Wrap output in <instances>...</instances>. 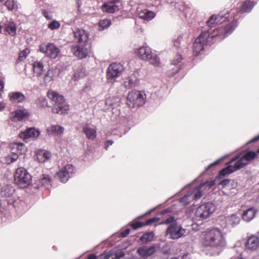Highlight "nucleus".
<instances>
[{"label":"nucleus","mask_w":259,"mask_h":259,"mask_svg":"<svg viewBox=\"0 0 259 259\" xmlns=\"http://www.w3.org/2000/svg\"><path fill=\"white\" fill-rule=\"evenodd\" d=\"M87 259H97V256L93 254H91L88 255Z\"/></svg>","instance_id":"obj_64"},{"label":"nucleus","mask_w":259,"mask_h":259,"mask_svg":"<svg viewBox=\"0 0 259 259\" xmlns=\"http://www.w3.org/2000/svg\"><path fill=\"white\" fill-rule=\"evenodd\" d=\"M201 185L196 188L194 190V195L193 196V199L197 200L199 199L202 195V191L201 190Z\"/></svg>","instance_id":"obj_41"},{"label":"nucleus","mask_w":259,"mask_h":259,"mask_svg":"<svg viewBox=\"0 0 259 259\" xmlns=\"http://www.w3.org/2000/svg\"><path fill=\"white\" fill-rule=\"evenodd\" d=\"M15 192V189L11 185H4L2 186L1 194L2 197H9L12 196Z\"/></svg>","instance_id":"obj_28"},{"label":"nucleus","mask_w":259,"mask_h":259,"mask_svg":"<svg viewBox=\"0 0 259 259\" xmlns=\"http://www.w3.org/2000/svg\"><path fill=\"white\" fill-rule=\"evenodd\" d=\"M111 24V21L109 19H103L99 22V26L100 27V30H103L104 29L107 28L110 26Z\"/></svg>","instance_id":"obj_37"},{"label":"nucleus","mask_w":259,"mask_h":259,"mask_svg":"<svg viewBox=\"0 0 259 259\" xmlns=\"http://www.w3.org/2000/svg\"><path fill=\"white\" fill-rule=\"evenodd\" d=\"M34 71L38 74L40 75L42 74L44 71V65L40 61H35L33 64Z\"/></svg>","instance_id":"obj_35"},{"label":"nucleus","mask_w":259,"mask_h":259,"mask_svg":"<svg viewBox=\"0 0 259 259\" xmlns=\"http://www.w3.org/2000/svg\"><path fill=\"white\" fill-rule=\"evenodd\" d=\"M39 51L52 59L57 58L60 53L59 49L52 43H48L46 45L45 44L40 45L39 46Z\"/></svg>","instance_id":"obj_10"},{"label":"nucleus","mask_w":259,"mask_h":259,"mask_svg":"<svg viewBox=\"0 0 259 259\" xmlns=\"http://www.w3.org/2000/svg\"><path fill=\"white\" fill-rule=\"evenodd\" d=\"M222 160V158L221 159H218L217 160H216L215 162H214L213 163H211V164H210L209 166H208L206 168V170H207L209 168H210L211 167L213 166H214L218 164H219L220 163V162Z\"/></svg>","instance_id":"obj_57"},{"label":"nucleus","mask_w":259,"mask_h":259,"mask_svg":"<svg viewBox=\"0 0 259 259\" xmlns=\"http://www.w3.org/2000/svg\"><path fill=\"white\" fill-rule=\"evenodd\" d=\"M6 31L11 35L14 36L16 34L17 26L14 22H7L5 24Z\"/></svg>","instance_id":"obj_31"},{"label":"nucleus","mask_w":259,"mask_h":259,"mask_svg":"<svg viewBox=\"0 0 259 259\" xmlns=\"http://www.w3.org/2000/svg\"><path fill=\"white\" fill-rule=\"evenodd\" d=\"M5 106L6 103L4 102H0V111H2L5 109Z\"/></svg>","instance_id":"obj_61"},{"label":"nucleus","mask_w":259,"mask_h":259,"mask_svg":"<svg viewBox=\"0 0 259 259\" xmlns=\"http://www.w3.org/2000/svg\"><path fill=\"white\" fill-rule=\"evenodd\" d=\"M157 220L156 218H153L148 219V220L146 221V222L145 224V225H150L152 223H154L155 221V220Z\"/></svg>","instance_id":"obj_58"},{"label":"nucleus","mask_w":259,"mask_h":259,"mask_svg":"<svg viewBox=\"0 0 259 259\" xmlns=\"http://www.w3.org/2000/svg\"><path fill=\"white\" fill-rule=\"evenodd\" d=\"M182 42H184L183 37L182 36H179L175 40L174 45V46L177 48H181V45H182Z\"/></svg>","instance_id":"obj_47"},{"label":"nucleus","mask_w":259,"mask_h":259,"mask_svg":"<svg viewBox=\"0 0 259 259\" xmlns=\"http://www.w3.org/2000/svg\"><path fill=\"white\" fill-rule=\"evenodd\" d=\"M28 53H29V50L28 49H25V50H23V51L21 52L19 54V58L20 60L22 61L24 59L26 58L28 55Z\"/></svg>","instance_id":"obj_48"},{"label":"nucleus","mask_w":259,"mask_h":259,"mask_svg":"<svg viewBox=\"0 0 259 259\" xmlns=\"http://www.w3.org/2000/svg\"><path fill=\"white\" fill-rule=\"evenodd\" d=\"M43 15L48 20H51L53 18L52 14L46 10L44 11Z\"/></svg>","instance_id":"obj_53"},{"label":"nucleus","mask_w":259,"mask_h":259,"mask_svg":"<svg viewBox=\"0 0 259 259\" xmlns=\"http://www.w3.org/2000/svg\"><path fill=\"white\" fill-rule=\"evenodd\" d=\"M112 255V253L108 251H105L101 255V259H108Z\"/></svg>","instance_id":"obj_51"},{"label":"nucleus","mask_w":259,"mask_h":259,"mask_svg":"<svg viewBox=\"0 0 259 259\" xmlns=\"http://www.w3.org/2000/svg\"><path fill=\"white\" fill-rule=\"evenodd\" d=\"M5 82L4 81L0 79V90L3 91L4 88Z\"/></svg>","instance_id":"obj_62"},{"label":"nucleus","mask_w":259,"mask_h":259,"mask_svg":"<svg viewBox=\"0 0 259 259\" xmlns=\"http://www.w3.org/2000/svg\"><path fill=\"white\" fill-rule=\"evenodd\" d=\"M51 155V153L50 151L40 150L37 154V158L39 162L43 163L50 159Z\"/></svg>","instance_id":"obj_30"},{"label":"nucleus","mask_w":259,"mask_h":259,"mask_svg":"<svg viewBox=\"0 0 259 259\" xmlns=\"http://www.w3.org/2000/svg\"><path fill=\"white\" fill-rule=\"evenodd\" d=\"M48 97L50 100L54 102L52 108L53 113L62 114L65 113L68 110V106L65 103L63 96L59 94L57 92L49 90L48 92Z\"/></svg>","instance_id":"obj_3"},{"label":"nucleus","mask_w":259,"mask_h":259,"mask_svg":"<svg viewBox=\"0 0 259 259\" xmlns=\"http://www.w3.org/2000/svg\"><path fill=\"white\" fill-rule=\"evenodd\" d=\"M28 114V112L25 110H17L11 113L10 118L13 121H20L27 117Z\"/></svg>","instance_id":"obj_22"},{"label":"nucleus","mask_w":259,"mask_h":259,"mask_svg":"<svg viewBox=\"0 0 259 259\" xmlns=\"http://www.w3.org/2000/svg\"><path fill=\"white\" fill-rule=\"evenodd\" d=\"M257 210L253 207H250L245 210L242 214V220L245 222H249L251 221L255 216Z\"/></svg>","instance_id":"obj_24"},{"label":"nucleus","mask_w":259,"mask_h":259,"mask_svg":"<svg viewBox=\"0 0 259 259\" xmlns=\"http://www.w3.org/2000/svg\"><path fill=\"white\" fill-rule=\"evenodd\" d=\"M60 26V23L56 20H53L48 24V27L51 30L58 29Z\"/></svg>","instance_id":"obj_44"},{"label":"nucleus","mask_w":259,"mask_h":259,"mask_svg":"<svg viewBox=\"0 0 259 259\" xmlns=\"http://www.w3.org/2000/svg\"><path fill=\"white\" fill-rule=\"evenodd\" d=\"M89 36V33L83 29H77L74 31V41L78 44H87Z\"/></svg>","instance_id":"obj_15"},{"label":"nucleus","mask_w":259,"mask_h":259,"mask_svg":"<svg viewBox=\"0 0 259 259\" xmlns=\"http://www.w3.org/2000/svg\"><path fill=\"white\" fill-rule=\"evenodd\" d=\"M82 131L89 140H93L96 137V129L93 125L89 124H85L82 128Z\"/></svg>","instance_id":"obj_19"},{"label":"nucleus","mask_w":259,"mask_h":259,"mask_svg":"<svg viewBox=\"0 0 259 259\" xmlns=\"http://www.w3.org/2000/svg\"><path fill=\"white\" fill-rule=\"evenodd\" d=\"M113 143V140H108L105 144L106 149L107 150L109 145H112Z\"/></svg>","instance_id":"obj_60"},{"label":"nucleus","mask_w":259,"mask_h":259,"mask_svg":"<svg viewBox=\"0 0 259 259\" xmlns=\"http://www.w3.org/2000/svg\"><path fill=\"white\" fill-rule=\"evenodd\" d=\"M188 195H185L183 197H182L180 199L181 202L184 203L185 205H187L189 204V202L187 200Z\"/></svg>","instance_id":"obj_56"},{"label":"nucleus","mask_w":259,"mask_h":259,"mask_svg":"<svg viewBox=\"0 0 259 259\" xmlns=\"http://www.w3.org/2000/svg\"><path fill=\"white\" fill-rule=\"evenodd\" d=\"M230 180L228 179H225L221 181L220 183V184L222 185L223 187H227L228 185V184L230 182Z\"/></svg>","instance_id":"obj_59"},{"label":"nucleus","mask_w":259,"mask_h":259,"mask_svg":"<svg viewBox=\"0 0 259 259\" xmlns=\"http://www.w3.org/2000/svg\"><path fill=\"white\" fill-rule=\"evenodd\" d=\"M182 59V56L180 54H178L176 56V58L171 61V64L173 65L178 64Z\"/></svg>","instance_id":"obj_49"},{"label":"nucleus","mask_w":259,"mask_h":259,"mask_svg":"<svg viewBox=\"0 0 259 259\" xmlns=\"http://www.w3.org/2000/svg\"><path fill=\"white\" fill-rule=\"evenodd\" d=\"M146 95L143 92L132 91L126 98V104L130 108L140 106L145 103Z\"/></svg>","instance_id":"obj_6"},{"label":"nucleus","mask_w":259,"mask_h":259,"mask_svg":"<svg viewBox=\"0 0 259 259\" xmlns=\"http://www.w3.org/2000/svg\"><path fill=\"white\" fill-rule=\"evenodd\" d=\"M246 246L248 249L255 250L259 247V238L256 236H251L247 240Z\"/></svg>","instance_id":"obj_26"},{"label":"nucleus","mask_w":259,"mask_h":259,"mask_svg":"<svg viewBox=\"0 0 259 259\" xmlns=\"http://www.w3.org/2000/svg\"><path fill=\"white\" fill-rule=\"evenodd\" d=\"M186 233V230L177 222H174L167 227L166 235L169 238L175 240L182 237Z\"/></svg>","instance_id":"obj_8"},{"label":"nucleus","mask_w":259,"mask_h":259,"mask_svg":"<svg viewBox=\"0 0 259 259\" xmlns=\"http://www.w3.org/2000/svg\"><path fill=\"white\" fill-rule=\"evenodd\" d=\"M130 230L129 229H126L120 233V236L122 237H125L129 234Z\"/></svg>","instance_id":"obj_55"},{"label":"nucleus","mask_w":259,"mask_h":259,"mask_svg":"<svg viewBox=\"0 0 259 259\" xmlns=\"http://www.w3.org/2000/svg\"><path fill=\"white\" fill-rule=\"evenodd\" d=\"M258 140H259V135L254 137L252 139H251L250 141H249L248 142V143L257 141Z\"/></svg>","instance_id":"obj_63"},{"label":"nucleus","mask_w":259,"mask_h":259,"mask_svg":"<svg viewBox=\"0 0 259 259\" xmlns=\"http://www.w3.org/2000/svg\"><path fill=\"white\" fill-rule=\"evenodd\" d=\"M255 4L253 2L246 1L242 5L240 12L241 13L249 12Z\"/></svg>","instance_id":"obj_32"},{"label":"nucleus","mask_w":259,"mask_h":259,"mask_svg":"<svg viewBox=\"0 0 259 259\" xmlns=\"http://www.w3.org/2000/svg\"><path fill=\"white\" fill-rule=\"evenodd\" d=\"M120 103V98L116 96L109 97L105 101L106 105L112 109L119 106Z\"/></svg>","instance_id":"obj_29"},{"label":"nucleus","mask_w":259,"mask_h":259,"mask_svg":"<svg viewBox=\"0 0 259 259\" xmlns=\"http://www.w3.org/2000/svg\"><path fill=\"white\" fill-rule=\"evenodd\" d=\"M74 167L72 165L67 164L57 172V176L62 182L66 183L70 175L74 172Z\"/></svg>","instance_id":"obj_12"},{"label":"nucleus","mask_w":259,"mask_h":259,"mask_svg":"<svg viewBox=\"0 0 259 259\" xmlns=\"http://www.w3.org/2000/svg\"><path fill=\"white\" fill-rule=\"evenodd\" d=\"M215 210V206L212 202L203 203L195 211L196 218L204 220L209 217Z\"/></svg>","instance_id":"obj_7"},{"label":"nucleus","mask_w":259,"mask_h":259,"mask_svg":"<svg viewBox=\"0 0 259 259\" xmlns=\"http://www.w3.org/2000/svg\"><path fill=\"white\" fill-rule=\"evenodd\" d=\"M91 90V86L90 84H87L84 85L83 89L81 90V93H88Z\"/></svg>","instance_id":"obj_54"},{"label":"nucleus","mask_w":259,"mask_h":259,"mask_svg":"<svg viewBox=\"0 0 259 259\" xmlns=\"http://www.w3.org/2000/svg\"><path fill=\"white\" fill-rule=\"evenodd\" d=\"M123 70L122 65L120 63H112L109 65L107 71V79L108 82H112L119 76Z\"/></svg>","instance_id":"obj_9"},{"label":"nucleus","mask_w":259,"mask_h":259,"mask_svg":"<svg viewBox=\"0 0 259 259\" xmlns=\"http://www.w3.org/2000/svg\"><path fill=\"white\" fill-rule=\"evenodd\" d=\"M8 97L11 102L14 103H23L26 100L25 95L20 92H13L9 93Z\"/></svg>","instance_id":"obj_17"},{"label":"nucleus","mask_w":259,"mask_h":259,"mask_svg":"<svg viewBox=\"0 0 259 259\" xmlns=\"http://www.w3.org/2000/svg\"><path fill=\"white\" fill-rule=\"evenodd\" d=\"M155 248L154 246H144L140 247L137 250V253L142 257H148L153 255L155 252Z\"/></svg>","instance_id":"obj_18"},{"label":"nucleus","mask_w":259,"mask_h":259,"mask_svg":"<svg viewBox=\"0 0 259 259\" xmlns=\"http://www.w3.org/2000/svg\"><path fill=\"white\" fill-rule=\"evenodd\" d=\"M235 171L232 168V166L230 165V164L227 166L226 168H223L220 172V175L221 176H225L226 175L231 174L232 172Z\"/></svg>","instance_id":"obj_40"},{"label":"nucleus","mask_w":259,"mask_h":259,"mask_svg":"<svg viewBox=\"0 0 259 259\" xmlns=\"http://www.w3.org/2000/svg\"><path fill=\"white\" fill-rule=\"evenodd\" d=\"M138 55L142 60L148 61L150 64L157 66L160 64L159 58L154 53H152L148 47H142L138 50Z\"/></svg>","instance_id":"obj_5"},{"label":"nucleus","mask_w":259,"mask_h":259,"mask_svg":"<svg viewBox=\"0 0 259 259\" xmlns=\"http://www.w3.org/2000/svg\"><path fill=\"white\" fill-rule=\"evenodd\" d=\"M37 104L40 106V107H48V101L44 97H40L38 100H37Z\"/></svg>","instance_id":"obj_43"},{"label":"nucleus","mask_w":259,"mask_h":259,"mask_svg":"<svg viewBox=\"0 0 259 259\" xmlns=\"http://www.w3.org/2000/svg\"><path fill=\"white\" fill-rule=\"evenodd\" d=\"M102 11L104 12L113 13L119 10L118 6L112 1L104 3L102 6Z\"/></svg>","instance_id":"obj_27"},{"label":"nucleus","mask_w":259,"mask_h":259,"mask_svg":"<svg viewBox=\"0 0 259 259\" xmlns=\"http://www.w3.org/2000/svg\"><path fill=\"white\" fill-rule=\"evenodd\" d=\"M139 17L145 21H150L155 17V13L148 9H144L139 12Z\"/></svg>","instance_id":"obj_25"},{"label":"nucleus","mask_w":259,"mask_h":259,"mask_svg":"<svg viewBox=\"0 0 259 259\" xmlns=\"http://www.w3.org/2000/svg\"><path fill=\"white\" fill-rule=\"evenodd\" d=\"M13 148L16 149L18 152L21 153L24 148H25V145L23 143H14L13 145Z\"/></svg>","instance_id":"obj_46"},{"label":"nucleus","mask_w":259,"mask_h":259,"mask_svg":"<svg viewBox=\"0 0 259 259\" xmlns=\"http://www.w3.org/2000/svg\"><path fill=\"white\" fill-rule=\"evenodd\" d=\"M5 5L10 11H13L15 8H18L17 2L15 0H7L5 3Z\"/></svg>","instance_id":"obj_39"},{"label":"nucleus","mask_w":259,"mask_h":259,"mask_svg":"<svg viewBox=\"0 0 259 259\" xmlns=\"http://www.w3.org/2000/svg\"><path fill=\"white\" fill-rule=\"evenodd\" d=\"M145 224L142 222H137L132 224V227L134 230H136L139 228L142 227Z\"/></svg>","instance_id":"obj_52"},{"label":"nucleus","mask_w":259,"mask_h":259,"mask_svg":"<svg viewBox=\"0 0 259 259\" xmlns=\"http://www.w3.org/2000/svg\"><path fill=\"white\" fill-rule=\"evenodd\" d=\"M40 131L34 127L27 128L19 134V138L26 142L36 139L40 135Z\"/></svg>","instance_id":"obj_11"},{"label":"nucleus","mask_w":259,"mask_h":259,"mask_svg":"<svg viewBox=\"0 0 259 259\" xmlns=\"http://www.w3.org/2000/svg\"><path fill=\"white\" fill-rule=\"evenodd\" d=\"M203 244L220 249L226 245V242L221 230L214 228L204 232Z\"/></svg>","instance_id":"obj_2"},{"label":"nucleus","mask_w":259,"mask_h":259,"mask_svg":"<svg viewBox=\"0 0 259 259\" xmlns=\"http://www.w3.org/2000/svg\"><path fill=\"white\" fill-rule=\"evenodd\" d=\"M64 131V129L62 126L58 124H54L48 127L47 133L49 135L58 136L62 135Z\"/></svg>","instance_id":"obj_23"},{"label":"nucleus","mask_w":259,"mask_h":259,"mask_svg":"<svg viewBox=\"0 0 259 259\" xmlns=\"http://www.w3.org/2000/svg\"><path fill=\"white\" fill-rule=\"evenodd\" d=\"M123 85L126 88H131L134 86V81L131 77H128L125 79Z\"/></svg>","instance_id":"obj_45"},{"label":"nucleus","mask_w":259,"mask_h":259,"mask_svg":"<svg viewBox=\"0 0 259 259\" xmlns=\"http://www.w3.org/2000/svg\"><path fill=\"white\" fill-rule=\"evenodd\" d=\"M229 17L228 14H224L222 13L217 15H213L207 21V24L208 26H211L214 24L220 23L224 21Z\"/></svg>","instance_id":"obj_16"},{"label":"nucleus","mask_w":259,"mask_h":259,"mask_svg":"<svg viewBox=\"0 0 259 259\" xmlns=\"http://www.w3.org/2000/svg\"><path fill=\"white\" fill-rule=\"evenodd\" d=\"M18 158V154L15 152H12L11 154L6 157V161L8 164L15 162Z\"/></svg>","instance_id":"obj_38"},{"label":"nucleus","mask_w":259,"mask_h":259,"mask_svg":"<svg viewBox=\"0 0 259 259\" xmlns=\"http://www.w3.org/2000/svg\"><path fill=\"white\" fill-rule=\"evenodd\" d=\"M87 44H78L73 45L71 47L72 53L79 59H83L87 57L89 51L85 48Z\"/></svg>","instance_id":"obj_13"},{"label":"nucleus","mask_w":259,"mask_h":259,"mask_svg":"<svg viewBox=\"0 0 259 259\" xmlns=\"http://www.w3.org/2000/svg\"><path fill=\"white\" fill-rule=\"evenodd\" d=\"M52 179L49 174H42L37 180L38 185L49 189L51 186Z\"/></svg>","instance_id":"obj_21"},{"label":"nucleus","mask_w":259,"mask_h":259,"mask_svg":"<svg viewBox=\"0 0 259 259\" xmlns=\"http://www.w3.org/2000/svg\"><path fill=\"white\" fill-rule=\"evenodd\" d=\"M56 69L51 68L49 69L46 74H45V76L43 78V83H42V84H47L48 83H50L52 80L53 78L54 75V72H55Z\"/></svg>","instance_id":"obj_33"},{"label":"nucleus","mask_w":259,"mask_h":259,"mask_svg":"<svg viewBox=\"0 0 259 259\" xmlns=\"http://www.w3.org/2000/svg\"><path fill=\"white\" fill-rule=\"evenodd\" d=\"M240 221V218L236 214H233L226 217L221 225L224 228H230L238 225Z\"/></svg>","instance_id":"obj_14"},{"label":"nucleus","mask_w":259,"mask_h":259,"mask_svg":"<svg viewBox=\"0 0 259 259\" xmlns=\"http://www.w3.org/2000/svg\"><path fill=\"white\" fill-rule=\"evenodd\" d=\"M14 181L21 188H25L31 182V176L23 167H19L14 175Z\"/></svg>","instance_id":"obj_4"},{"label":"nucleus","mask_w":259,"mask_h":259,"mask_svg":"<svg viewBox=\"0 0 259 259\" xmlns=\"http://www.w3.org/2000/svg\"><path fill=\"white\" fill-rule=\"evenodd\" d=\"M85 75V70L82 67L78 68L75 71L74 75L72 77V79L74 81L78 80L82 78Z\"/></svg>","instance_id":"obj_34"},{"label":"nucleus","mask_w":259,"mask_h":259,"mask_svg":"<svg viewBox=\"0 0 259 259\" xmlns=\"http://www.w3.org/2000/svg\"><path fill=\"white\" fill-rule=\"evenodd\" d=\"M174 222H177L174 217H170L167 218L164 222L161 223V224H171Z\"/></svg>","instance_id":"obj_50"},{"label":"nucleus","mask_w":259,"mask_h":259,"mask_svg":"<svg viewBox=\"0 0 259 259\" xmlns=\"http://www.w3.org/2000/svg\"><path fill=\"white\" fill-rule=\"evenodd\" d=\"M230 164L232 166L234 171H236L246 165V160L243 156L240 158L236 157L231 160Z\"/></svg>","instance_id":"obj_20"},{"label":"nucleus","mask_w":259,"mask_h":259,"mask_svg":"<svg viewBox=\"0 0 259 259\" xmlns=\"http://www.w3.org/2000/svg\"><path fill=\"white\" fill-rule=\"evenodd\" d=\"M237 26L236 21H233L224 27H220L211 31L205 30L201 32L193 44V53L198 55L204 49L205 46L211 45L214 40H222L231 34Z\"/></svg>","instance_id":"obj_1"},{"label":"nucleus","mask_w":259,"mask_h":259,"mask_svg":"<svg viewBox=\"0 0 259 259\" xmlns=\"http://www.w3.org/2000/svg\"><path fill=\"white\" fill-rule=\"evenodd\" d=\"M256 156L257 154L255 152L250 151L243 156V157L246 159L247 164L248 161L253 159Z\"/></svg>","instance_id":"obj_42"},{"label":"nucleus","mask_w":259,"mask_h":259,"mask_svg":"<svg viewBox=\"0 0 259 259\" xmlns=\"http://www.w3.org/2000/svg\"><path fill=\"white\" fill-rule=\"evenodd\" d=\"M154 236V233L153 232H150L144 234L140 238V240L142 243H146L149 241L153 240Z\"/></svg>","instance_id":"obj_36"}]
</instances>
